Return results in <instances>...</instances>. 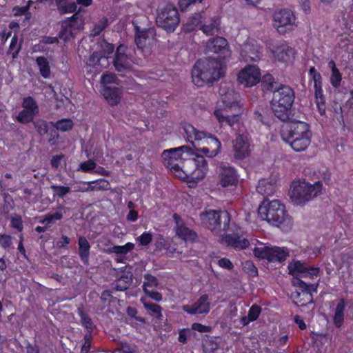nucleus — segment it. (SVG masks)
Masks as SVG:
<instances>
[{
  "label": "nucleus",
  "mask_w": 353,
  "mask_h": 353,
  "mask_svg": "<svg viewBox=\"0 0 353 353\" xmlns=\"http://www.w3.org/2000/svg\"><path fill=\"white\" fill-rule=\"evenodd\" d=\"M300 285L303 289L295 292L292 295L294 303L300 306L312 303L313 302L312 292H316V286L315 285H307L302 281H300Z\"/></svg>",
  "instance_id": "aec40b11"
},
{
  "label": "nucleus",
  "mask_w": 353,
  "mask_h": 353,
  "mask_svg": "<svg viewBox=\"0 0 353 353\" xmlns=\"http://www.w3.org/2000/svg\"><path fill=\"white\" fill-rule=\"evenodd\" d=\"M96 168H97V164L93 161L88 160V161L81 163L78 170H81L84 172H90L94 171V170Z\"/></svg>",
  "instance_id": "3c124183"
},
{
  "label": "nucleus",
  "mask_w": 353,
  "mask_h": 353,
  "mask_svg": "<svg viewBox=\"0 0 353 353\" xmlns=\"http://www.w3.org/2000/svg\"><path fill=\"white\" fill-rule=\"evenodd\" d=\"M90 191L107 190L110 188V184L105 179H98L96 181H89Z\"/></svg>",
  "instance_id": "37998d69"
},
{
  "label": "nucleus",
  "mask_w": 353,
  "mask_h": 353,
  "mask_svg": "<svg viewBox=\"0 0 353 353\" xmlns=\"http://www.w3.org/2000/svg\"><path fill=\"white\" fill-rule=\"evenodd\" d=\"M183 310L190 314H208L210 310V303L207 294H203L191 306L185 305Z\"/></svg>",
  "instance_id": "5701e85b"
},
{
  "label": "nucleus",
  "mask_w": 353,
  "mask_h": 353,
  "mask_svg": "<svg viewBox=\"0 0 353 353\" xmlns=\"http://www.w3.org/2000/svg\"><path fill=\"white\" fill-rule=\"evenodd\" d=\"M78 245L79 255L81 260L83 263L88 264L90 250V243L84 236H79L78 239Z\"/></svg>",
  "instance_id": "2f4dec72"
},
{
  "label": "nucleus",
  "mask_w": 353,
  "mask_h": 353,
  "mask_svg": "<svg viewBox=\"0 0 353 353\" xmlns=\"http://www.w3.org/2000/svg\"><path fill=\"white\" fill-rule=\"evenodd\" d=\"M290 274L294 277H313L317 276L319 272L318 268L308 267L300 261H294L288 265Z\"/></svg>",
  "instance_id": "412c9836"
},
{
  "label": "nucleus",
  "mask_w": 353,
  "mask_h": 353,
  "mask_svg": "<svg viewBox=\"0 0 353 353\" xmlns=\"http://www.w3.org/2000/svg\"><path fill=\"white\" fill-rule=\"evenodd\" d=\"M298 3L303 12L305 14L310 12L311 9L309 0H298Z\"/></svg>",
  "instance_id": "0e129e2a"
},
{
  "label": "nucleus",
  "mask_w": 353,
  "mask_h": 353,
  "mask_svg": "<svg viewBox=\"0 0 353 353\" xmlns=\"http://www.w3.org/2000/svg\"><path fill=\"white\" fill-rule=\"evenodd\" d=\"M219 179L221 185L224 188L236 185L238 182V175L236 172L230 166H220L219 170Z\"/></svg>",
  "instance_id": "4be33fe9"
},
{
  "label": "nucleus",
  "mask_w": 353,
  "mask_h": 353,
  "mask_svg": "<svg viewBox=\"0 0 353 353\" xmlns=\"http://www.w3.org/2000/svg\"><path fill=\"white\" fill-rule=\"evenodd\" d=\"M134 7L130 3H125L119 10V14L130 17L134 14Z\"/></svg>",
  "instance_id": "13d9d810"
},
{
  "label": "nucleus",
  "mask_w": 353,
  "mask_h": 353,
  "mask_svg": "<svg viewBox=\"0 0 353 353\" xmlns=\"http://www.w3.org/2000/svg\"><path fill=\"white\" fill-rule=\"evenodd\" d=\"M62 209V207H59L55 212L46 214L44 218L40 221V223L50 225L61 219L63 217Z\"/></svg>",
  "instance_id": "79ce46f5"
},
{
  "label": "nucleus",
  "mask_w": 353,
  "mask_h": 353,
  "mask_svg": "<svg viewBox=\"0 0 353 353\" xmlns=\"http://www.w3.org/2000/svg\"><path fill=\"white\" fill-rule=\"evenodd\" d=\"M345 306V301L341 299L334 309L333 322L337 327H340L343 323Z\"/></svg>",
  "instance_id": "473e14b6"
},
{
  "label": "nucleus",
  "mask_w": 353,
  "mask_h": 353,
  "mask_svg": "<svg viewBox=\"0 0 353 353\" xmlns=\"http://www.w3.org/2000/svg\"><path fill=\"white\" fill-rule=\"evenodd\" d=\"M201 220L212 232L221 238V241L226 245L232 247L235 250H243L250 245V241L239 228H236L233 234L223 235L218 230L221 227L220 220L223 222V230L225 231L229 227L230 221V215L226 211H217L212 209L205 210L200 215Z\"/></svg>",
  "instance_id": "f03ea898"
},
{
  "label": "nucleus",
  "mask_w": 353,
  "mask_h": 353,
  "mask_svg": "<svg viewBox=\"0 0 353 353\" xmlns=\"http://www.w3.org/2000/svg\"><path fill=\"white\" fill-rule=\"evenodd\" d=\"M117 77L115 74L110 72H106L101 77V83L104 85L103 88L106 85H112V83H117Z\"/></svg>",
  "instance_id": "603ef678"
},
{
  "label": "nucleus",
  "mask_w": 353,
  "mask_h": 353,
  "mask_svg": "<svg viewBox=\"0 0 353 353\" xmlns=\"http://www.w3.org/2000/svg\"><path fill=\"white\" fill-rule=\"evenodd\" d=\"M203 16L201 13H195L191 17H190L188 20V22L185 25V30L186 31H192L194 30L195 27L201 25L202 22Z\"/></svg>",
  "instance_id": "a18cd8bd"
},
{
  "label": "nucleus",
  "mask_w": 353,
  "mask_h": 353,
  "mask_svg": "<svg viewBox=\"0 0 353 353\" xmlns=\"http://www.w3.org/2000/svg\"><path fill=\"white\" fill-rule=\"evenodd\" d=\"M50 188L53 191L54 196H57L61 198L65 196L70 191V187L68 186H61L53 184L50 186Z\"/></svg>",
  "instance_id": "09e8293b"
},
{
  "label": "nucleus",
  "mask_w": 353,
  "mask_h": 353,
  "mask_svg": "<svg viewBox=\"0 0 353 353\" xmlns=\"http://www.w3.org/2000/svg\"><path fill=\"white\" fill-rule=\"evenodd\" d=\"M85 341L81 347V353H88L91 347L90 336L89 335L85 336Z\"/></svg>",
  "instance_id": "338daca9"
},
{
  "label": "nucleus",
  "mask_w": 353,
  "mask_h": 353,
  "mask_svg": "<svg viewBox=\"0 0 353 353\" xmlns=\"http://www.w3.org/2000/svg\"><path fill=\"white\" fill-rule=\"evenodd\" d=\"M12 244V239L8 235H1L0 236V245L4 248H9Z\"/></svg>",
  "instance_id": "680f3d73"
},
{
  "label": "nucleus",
  "mask_w": 353,
  "mask_h": 353,
  "mask_svg": "<svg viewBox=\"0 0 353 353\" xmlns=\"http://www.w3.org/2000/svg\"><path fill=\"white\" fill-rule=\"evenodd\" d=\"M208 172L207 160L203 156L197 155L183 163V169L178 173V178L187 182L197 183L205 179Z\"/></svg>",
  "instance_id": "6e6552de"
},
{
  "label": "nucleus",
  "mask_w": 353,
  "mask_h": 353,
  "mask_svg": "<svg viewBox=\"0 0 353 353\" xmlns=\"http://www.w3.org/2000/svg\"><path fill=\"white\" fill-rule=\"evenodd\" d=\"M20 48V45L18 44V38L14 35L11 39L9 47V53L12 54L13 58H15L18 55Z\"/></svg>",
  "instance_id": "8fccbe9b"
},
{
  "label": "nucleus",
  "mask_w": 353,
  "mask_h": 353,
  "mask_svg": "<svg viewBox=\"0 0 353 353\" xmlns=\"http://www.w3.org/2000/svg\"><path fill=\"white\" fill-rule=\"evenodd\" d=\"M261 312V309L259 306L256 305H253L249 310L248 316L242 317L241 323L243 325H246L250 322L256 320Z\"/></svg>",
  "instance_id": "ea45409f"
},
{
  "label": "nucleus",
  "mask_w": 353,
  "mask_h": 353,
  "mask_svg": "<svg viewBox=\"0 0 353 353\" xmlns=\"http://www.w3.org/2000/svg\"><path fill=\"white\" fill-rule=\"evenodd\" d=\"M143 278V289L145 294L156 301H161L162 300L161 294L154 291V289L159 286L157 279L148 274H145Z\"/></svg>",
  "instance_id": "393cba45"
},
{
  "label": "nucleus",
  "mask_w": 353,
  "mask_h": 353,
  "mask_svg": "<svg viewBox=\"0 0 353 353\" xmlns=\"http://www.w3.org/2000/svg\"><path fill=\"white\" fill-rule=\"evenodd\" d=\"M268 48L274 61L290 64L295 59L294 49L284 42L271 43Z\"/></svg>",
  "instance_id": "ddd939ff"
},
{
  "label": "nucleus",
  "mask_w": 353,
  "mask_h": 353,
  "mask_svg": "<svg viewBox=\"0 0 353 353\" xmlns=\"http://www.w3.org/2000/svg\"><path fill=\"white\" fill-rule=\"evenodd\" d=\"M192 328L194 330L198 331L199 332H207L209 331V327L208 326L197 323H193Z\"/></svg>",
  "instance_id": "774afa93"
},
{
  "label": "nucleus",
  "mask_w": 353,
  "mask_h": 353,
  "mask_svg": "<svg viewBox=\"0 0 353 353\" xmlns=\"http://www.w3.org/2000/svg\"><path fill=\"white\" fill-rule=\"evenodd\" d=\"M49 125L50 124L43 120H38L34 123L35 128L41 135L48 132Z\"/></svg>",
  "instance_id": "864d4df0"
},
{
  "label": "nucleus",
  "mask_w": 353,
  "mask_h": 353,
  "mask_svg": "<svg viewBox=\"0 0 353 353\" xmlns=\"http://www.w3.org/2000/svg\"><path fill=\"white\" fill-rule=\"evenodd\" d=\"M108 24V20L107 18H102L92 30L93 35L99 34L103 29H105Z\"/></svg>",
  "instance_id": "bf43d9fd"
},
{
  "label": "nucleus",
  "mask_w": 353,
  "mask_h": 353,
  "mask_svg": "<svg viewBox=\"0 0 353 353\" xmlns=\"http://www.w3.org/2000/svg\"><path fill=\"white\" fill-rule=\"evenodd\" d=\"M309 76L313 83L316 103L320 114L322 115L325 112V100L322 88V77L314 67L310 68Z\"/></svg>",
  "instance_id": "a211bd4d"
},
{
  "label": "nucleus",
  "mask_w": 353,
  "mask_h": 353,
  "mask_svg": "<svg viewBox=\"0 0 353 353\" xmlns=\"http://www.w3.org/2000/svg\"><path fill=\"white\" fill-rule=\"evenodd\" d=\"M194 154V150L188 145H182L165 150L162 153L164 165L178 177V173L182 171L183 163Z\"/></svg>",
  "instance_id": "9d476101"
},
{
  "label": "nucleus",
  "mask_w": 353,
  "mask_h": 353,
  "mask_svg": "<svg viewBox=\"0 0 353 353\" xmlns=\"http://www.w3.org/2000/svg\"><path fill=\"white\" fill-rule=\"evenodd\" d=\"M328 68L331 70L330 83L334 88H338L342 80V75L336 68V63L333 60L328 62Z\"/></svg>",
  "instance_id": "e433bc0d"
},
{
  "label": "nucleus",
  "mask_w": 353,
  "mask_h": 353,
  "mask_svg": "<svg viewBox=\"0 0 353 353\" xmlns=\"http://www.w3.org/2000/svg\"><path fill=\"white\" fill-rule=\"evenodd\" d=\"M271 249V245L259 242L258 245L254 248L253 252L256 257L266 259L269 261Z\"/></svg>",
  "instance_id": "f704fd0d"
},
{
  "label": "nucleus",
  "mask_w": 353,
  "mask_h": 353,
  "mask_svg": "<svg viewBox=\"0 0 353 353\" xmlns=\"http://www.w3.org/2000/svg\"><path fill=\"white\" fill-rule=\"evenodd\" d=\"M323 184L318 181L311 184L305 181H294L290 187V196L292 201L303 205L321 194Z\"/></svg>",
  "instance_id": "0eeeda50"
},
{
  "label": "nucleus",
  "mask_w": 353,
  "mask_h": 353,
  "mask_svg": "<svg viewBox=\"0 0 353 353\" xmlns=\"http://www.w3.org/2000/svg\"><path fill=\"white\" fill-rule=\"evenodd\" d=\"M74 192H90V183L89 182L80 181L78 184L74 186Z\"/></svg>",
  "instance_id": "052dcab7"
},
{
  "label": "nucleus",
  "mask_w": 353,
  "mask_h": 353,
  "mask_svg": "<svg viewBox=\"0 0 353 353\" xmlns=\"http://www.w3.org/2000/svg\"><path fill=\"white\" fill-rule=\"evenodd\" d=\"M36 61L41 75L45 79L49 78L50 76V68L47 59L43 57H39L37 58Z\"/></svg>",
  "instance_id": "a19ab883"
},
{
  "label": "nucleus",
  "mask_w": 353,
  "mask_h": 353,
  "mask_svg": "<svg viewBox=\"0 0 353 353\" xmlns=\"http://www.w3.org/2000/svg\"><path fill=\"white\" fill-rule=\"evenodd\" d=\"M273 25L279 32L284 34L294 30L298 26V22L291 10L280 9L274 12Z\"/></svg>",
  "instance_id": "f8f14e48"
},
{
  "label": "nucleus",
  "mask_w": 353,
  "mask_h": 353,
  "mask_svg": "<svg viewBox=\"0 0 353 353\" xmlns=\"http://www.w3.org/2000/svg\"><path fill=\"white\" fill-rule=\"evenodd\" d=\"M218 345L216 343H214L212 340L208 339L205 341L204 343V349L206 352H212L214 350H216Z\"/></svg>",
  "instance_id": "e2e57ef3"
},
{
  "label": "nucleus",
  "mask_w": 353,
  "mask_h": 353,
  "mask_svg": "<svg viewBox=\"0 0 353 353\" xmlns=\"http://www.w3.org/2000/svg\"><path fill=\"white\" fill-rule=\"evenodd\" d=\"M109 61L105 55L100 56L97 52L93 53L87 61L88 71L97 74L103 68L108 65Z\"/></svg>",
  "instance_id": "a878e982"
},
{
  "label": "nucleus",
  "mask_w": 353,
  "mask_h": 353,
  "mask_svg": "<svg viewBox=\"0 0 353 353\" xmlns=\"http://www.w3.org/2000/svg\"><path fill=\"white\" fill-rule=\"evenodd\" d=\"M270 262L279 261L285 260L288 256V252L284 248H280L277 246H272L271 252L270 253Z\"/></svg>",
  "instance_id": "c9c22d12"
},
{
  "label": "nucleus",
  "mask_w": 353,
  "mask_h": 353,
  "mask_svg": "<svg viewBox=\"0 0 353 353\" xmlns=\"http://www.w3.org/2000/svg\"><path fill=\"white\" fill-rule=\"evenodd\" d=\"M294 99L293 90L288 85H281L273 92L271 108L274 114L281 120L287 117Z\"/></svg>",
  "instance_id": "1a4fd4ad"
},
{
  "label": "nucleus",
  "mask_w": 353,
  "mask_h": 353,
  "mask_svg": "<svg viewBox=\"0 0 353 353\" xmlns=\"http://www.w3.org/2000/svg\"><path fill=\"white\" fill-rule=\"evenodd\" d=\"M218 265L220 267H221L223 268L228 269V270H231L233 268V265L231 263V261L226 258H223V259H219L218 261Z\"/></svg>",
  "instance_id": "69168bd1"
},
{
  "label": "nucleus",
  "mask_w": 353,
  "mask_h": 353,
  "mask_svg": "<svg viewBox=\"0 0 353 353\" xmlns=\"http://www.w3.org/2000/svg\"><path fill=\"white\" fill-rule=\"evenodd\" d=\"M58 10L62 14L72 13L77 10V4L74 2H69L68 0H55Z\"/></svg>",
  "instance_id": "4c0bfd02"
},
{
  "label": "nucleus",
  "mask_w": 353,
  "mask_h": 353,
  "mask_svg": "<svg viewBox=\"0 0 353 353\" xmlns=\"http://www.w3.org/2000/svg\"><path fill=\"white\" fill-rule=\"evenodd\" d=\"M174 219L176 224V234L179 237L185 241H193L196 239V233L186 227L176 214L174 215Z\"/></svg>",
  "instance_id": "c85d7f7f"
},
{
  "label": "nucleus",
  "mask_w": 353,
  "mask_h": 353,
  "mask_svg": "<svg viewBox=\"0 0 353 353\" xmlns=\"http://www.w3.org/2000/svg\"><path fill=\"white\" fill-rule=\"evenodd\" d=\"M225 64L215 58L196 61L192 70V82L197 86L219 80L225 74Z\"/></svg>",
  "instance_id": "20e7f679"
},
{
  "label": "nucleus",
  "mask_w": 353,
  "mask_h": 353,
  "mask_svg": "<svg viewBox=\"0 0 353 353\" xmlns=\"http://www.w3.org/2000/svg\"><path fill=\"white\" fill-rule=\"evenodd\" d=\"M11 226L14 228H16L19 232L23 230V223L22 219L20 215L14 214L11 217L10 220Z\"/></svg>",
  "instance_id": "4d7b16f0"
},
{
  "label": "nucleus",
  "mask_w": 353,
  "mask_h": 353,
  "mask_svg": "<svg viewBox=\"0 0 353 353\" xmlns=\"http://www.w3.org/2000/svg\"><path fill=\"white\" fill-rule=\"evenodd\" d=\"M234 156L242 159L250 154V143L247 136L239 135L234 143Z\"/></svg>",
  "instance_id": "bb28decb"
},
{
  "label": "nucleus",
  "mask_w": 353,
  "mask_h": 353,
  "mask_svg": "<svg viewBox=\"0 0 353 353\" xmlns=\"http://www.w3.org/2000/svg\"><path fill=\"white\" fill-rule=\"evenodd\" d=\"M261 71L256 65H247L241 69L237 76L238 83L245 88L253 87L261 80Z\"/></svg>",
  "instance_id": "4468645a"
},
{
  "label": "nucleus",
  "mask_w": 353,
  "mask_h": 353,
  "mask_svg": "<svg viewBox=\"0 0 353 353\" xmlns=\"http://www.w3.org/2000/svg\"><path fill=\"white\" fill-rule=\"evenodd\" d=\"M128 48L124 45H120L117 50L114 65L117 71L123 72L130 68L132 60L127 54Z\"/></svg>",
  "instance_id": "b1692460"
},
{
  "label": "nucleus",
  "mask_w": 353,
  "mask_h": 353,
  "mask_svg": "<svg viewBox=\"0 0 353 353\" xmlns=\"http://www.w3.org/2000/svg\"><path fill=\"white\" fill-rule=\"evenodd\" d=\"M243 50L247 52V61L250 60L253 61H257L261 58V52L259 48H256L255 51L251 50V46L247 43L244 46Z\"/></svg>",
  "instance_id": "49530a36"
},
{
  "label": "nucleus",
  "mask_w": 353,
  "mask_h": 353,
  "mask_svg": "<svg viewBox=\"0 0 353 353\" xmlns=\"http://www.w3.org/2000/svg\"><path fill=\"white\" fill-rule=\"evenodd\" d=\"M23 110L16 117V120L23 124L31 122L39 112V107L36 101L30 97L23 99Z\"/></svg>",
  "instance_id": "6ab92c4d"
},
{
  "label": "nucleus",
  "mask_w": 353,
  "mask_h": 353,
  "mask_svg": "<svg viewBox=\"0 0 353 353\" xmlns=\"http://www.w3.org/2000/svg\"><path fill=\"white\" fill-rule=\"evenodd\" d=\"M276 183L277 179L276 176L274 178L262 179L259 181L256 190L262 195H271L276 190Z\"/></svg>",
  "instance_id": "c756f323"
},
{
  "label": "nucleus",
  "mask_w": 353,
  "mask_h": 353,
  "mask_svg": "<svg viewBox=\"0 0 353 353\" xmlns=\"http://www.w3.org/2000/svg\"><path fill=\"white\" fill-rule=\"evenodd\" d=\"M261 219L280 228L283 231L290 230L293 225L292 218L285 205L278 200H264L258 209Z\"/></svg>",
  "instance_id": "39448f33"
},
{
  "label": "nucleus",
  "mask_w": 353,
  "mask_h": 353,
  "mask_svg": "<svg viewBox=\"0 0 353 353\" xmlns=\"http://www.w3.org/2000/svg\"><path fill=\"white\" fill-rule=\"evenodd\" d=\"M205 51L217 54L220 58L219 61H223L224 63L231 55L227 40L221 37L210 39L205 45Z\"/></svg>",
  "instance_id": "dca6fc26"
},
{
  "label": "nucleus",
  "mask_w": 353,
  "mask_h": 353,
  "mask_svg": "<svg viewBox=\"0 0 353 353\" xmlns=\"http://www.w3.org/2000/svg\"><path fill=\"white\" fill-rule=\"evenodd\" d=\"M105 99L110 105H116L121 101L122 90L117 86L106 85L101 90Z\"/></svg>",
  "instance_id": "cd10ccee"
},
{
  "label": "nucleus",
  "mask_w": 353,
  "mask_h": 353,
  "mask_svg": "<svg viewBox=\"0 0 353 353\" xmlns=\"http://www.w3.org/2000/svg\"><path fill=\"white\" fill-rule=\"evenodd\" d=\"M312 132L309 125L303 121H292L283 130L282 138L296 152H302L311 143Z\"/></svg>",
  "instance_id": "423d86ee"
},
{
  "label": "nucleus",
  "mask_w": 353,
  "mask_h": 353,
  "mask_svg": "<svg viewBox=\"0 0 353 353\" xmlns=\"http://www.w3.org/2000/svg\"><path fill=\"white\" fill-rule=\"evenodd\" d=\"M245 110L239 94L231 87L221 85L214 110V116L219 123L222 126L233 127L239 123L240 115Z\"/></svg>",
  "instance_id": "f257e3e1"
},
{
  "label": "nucleus",
  "mask_w": 353,
  "mask_h": 353,
  "mask_svg": "<svg viewBox=\"0 0 353 353\" xmlns=\"http://www.w3.org/2000/svg\"><path fill=\"white\" fill-rule=\"evenodd\" d=\"M152 240V234L150 232H143L141 236L137 237V241L141 245H148Z\"/></svg>",
  "instance_id": "5fc2aeb1"
},
{
  "label": "nucleus",
  "mask_w": 353,
  "mask_h": 353,
  "mask_svg": "<svg viewBox=\"0 0 353 353\" xmlns=\"http://www.w3.org/2000/svg\"><path fill=\"white\" fill-rule=\"evenodd\" d=\"M220 21L219 18L212 19L209 21L205 22L201 25L200 29L206 35H212L217 33L219 30Z\"/></svg>",
  "instance_id": "72a5a7b5"
},
{
  "label": "nucleus",
  "mask_w": 353,
  "mask_h": 353,
  "mask_svg": "<svg viewBox=\"0 0 353 353\" xmlns=\"http://www.w3.org/2000/svg\"><path fill=\"white\" fill-rule=\"evenodd\" d=\"M135 42L138 48L145 54H149L155 43L154 31L153 29L141 30L139 27H135Z\"/></svg>",
  "instance_id": "f3484780"
},
{
  "label": "nucleus",
  "mask_w": 353,
  "mask_h": 353,
  "mask_svg": "<svg viewBox=\"0 0 353 353\" xmlns=\"http://www.w3.org/2000/svg\"><path fill=\"white\" fill-rule=\"evenodd\" d=\"M50 125L54 127L57 130L66 132L72 129L73 127V121L71 119H63L56 123L50 122Z\"/></svg>",
  "instance_id": "c03bdc74"
},
{
  "label": "nucleus",
  "mask_w": 353,
  "mask_h": 353,
  "mask_svg": "<svg viewBox=\"0 0 353 353\" xmlns=\"http://www.w3.org/2000/svg\"><path fill=\"white\" fill-rule=\"evenodd\" d=\"M244 271L251 276H255L257 275L258 271L256 268L254 266L252 262L250 261H245L243 264Z\"/></svg>",
  "instance_id": "6e6d98bb"
},
{
  "label": "nucleus",
  "mask_w": 353,
  "mask_h": 353,
  "mask_svg": "<svg viewBox=\"0 0 353 353\" xmlns=\"http://www.w3.org/2000/svg\"><path fill=\"white\" fill-rule=\"evenodd\" d=\"M98 245L102 252L108 254H112V248L114 246L112 241L106 238L100 239Z\"/></svg>",
  "instance_id": "de8ad7c7"
},
{
  "label": "nucleus",
  "mask_w": 353,
  "mask_h": 353,
  "mask_svg": "<svg viewBox=\"0 0 353 353\" xmlns=\"http://www.w3.org/2000/svg\"><path fill=\"white\" fill-rule=\"evenodd\" d=\"M134 248V244L130 242L126 243L123 245H114L112 248V254L116 255L115 260L118 263H124L126 259V255Z\"/></svg>",
  "instance_id": "7c9ffc66"
},
{
  "label": "nucleus",
  "mask_w": 353,
  "mask_h": 353,
  "mask_svg": "<svg viewBox=\"0 0 353 353\" xmlns=\"http://www.w3.org/2000/svg\"><path fill=\"white\" fill-rule=\"evenodd\" d=\"M83 26L82 18L77 14H74L62 22L59 37L65 41H68L73 38L83 28Z\"/></svg>",
  "instance_id": "2eb2a0df"
},
{
  "label": "nucleus",
  "mask_w": 353,
  "mask_h": 353,
  "mask_svg": "<svg viewBox=\"0 0 353 353\" xmlns=\"http://www.w3.org/2000/svg\"><path fill=\"white\" fill-rule=\"evenodd\" d=\"M156 22L166 31L173 32L179 23V12L176 7L171 3H161L157 10Z\"/></svg>",
  "instance_id": "9b49d317"
},
{
  "label": "nucleus",
  "mask_w": 353,
  "mask_h": 353,
  "mask_svg": "<svg viewBox=\"0 0 353 353\" xmlns=\"http://www.w3.org/2000/svg\"><path fill=\"white\" fill-rule=\"evenodd\" d=\"M141 301L143 304L145 308L150 311V314L159 319H162L161 307L155 303L149 302L146 298H141Z\"/></svg>",
  "instance_id": "58836bf2"
},
{
  "label": "nucleus",
  "mask_w": 353,
  "mask_h": 353,
  "mask_svg": "<svg viewBox=\"0 0 353 353\" xmlns=\"http://www.w3.org/2000/svg\"><path fill=\"white\" fill-rule=\"evenodd\" d=\"M183 130L184 138L194 146L196 152L210 158L216 157L220 152L221 143L212 134L199 130L191 124L184 125Z\"/></svg>",
  "instance_id": "7ed1b4c3"
}]
</instances>
